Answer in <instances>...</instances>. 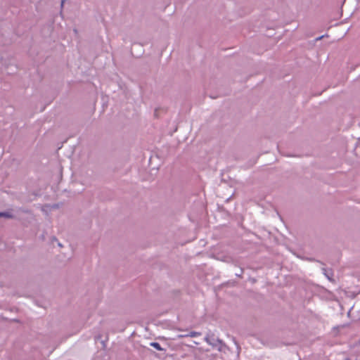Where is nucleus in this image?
Masks as SVG:
<instances>
[{
    "mask_svg": "<svg viewBox=\"0 0 360 360\" xmlns=\"http://www.w3.org/2000/svg\"><path fill=\"white\" fill-rule=\"evenodd\" d=\"M150 345H151L152 347H155V349H157L158 350H161V349H161V347H160V344H159V343H158V342H152V343L150 344Z\"/></svg>",
    "mask_w": 360,
    "mask_h": 360,
    "instance_id": "7ed1b4c3",
    "label": "nucleus"
},
{
    "mask_svg": "<svg viewBox=\"0 0 360 360\" xmlns=\"http://www.w3.org/2000/svg\"><path fill=\"white\" fill-rule=\"evenodd\" d=\"M65 0H62V4L64 3Z\"/></svg>",
    "mask_w": 360,
    "mask_h": 360,
    "instance_id": "39448f33",
    "label": "nucleus"
},
{
    "mask_svg": "<svg viewBox=\"0 0 360 360\" xmlns=\"http://www.w3.org/2000/svg\"><path fill=\"white\" fill-rule=\"evenodd\" d=\"M4 217L6 218H12V215L6 212H0V217Z\"/></svg>",
    "mask_w": 360,
    "mask_h": 360,
    "instance_id": "20e7f679",
    "label": "nucleus"
},
{
    "mask_svg": "<svg viewBox=\"0 0 360 360\" xmlns=\"http://www.w3.org/2000/svg\"><path fill=\"white\" fill-rule=\"evenodd\" d=\"M207 345V347L205 348L206 350L210 349V348H215L216 347V339H209L205 338L202 339Z\"/></svg>",
    "mask_w": 360,
    "mask_h": 360,
    "instance_id": "f03ea898",
    "label": "nucleus"
},
{
    "mask_svg": "<svg viewBox=\"0 0 360 360\" xmlns=\"http://www.w3.org/2000/svg\"><path fill=\"white\" fill-rule=\"evenodd\" d=\"M201 335V333H198V332H188L186 330H181V338H188V337H196V336H200Z\"/></svg>",
    "mask_w": 360,
    "mask_h": 360,
    "instance_id": "f257e3e1",
    "label": "nucleus"
}]
</instances>
